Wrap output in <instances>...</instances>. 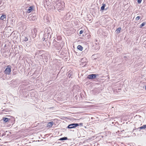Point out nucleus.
<instances>
[{
  "instance_id": "nucleus-1",
  "label": "nucleus",
  "mask_w": 146,
  "mask_h": 146,
  "mask_svg": "<svg viewBox=\"0 0 146 146\" xmlns=\"http://www.w3.org/2000/svg\"><path fill=\"white\" fill-rule=\"evenodd\" d=\"M65 7V3L61 0H57L56 3V5L54 6L55 9H56L59 12L64 10Z\"/></svg>"
},
{
  "instance_id": "nucleus-2",
  "label": "nucleus",
  "mask_w": 146,
  "mask_h": 146,
  "mask_svg": "<svg viewBox=\"0 0 146 146\" xmlns=\"http://www.w3.org/2000/svg\"><path fill=\"white\" fill-rule=\"evenodd\" d=\"M11 71V66L8 65L4 71L5 74H6L9 75Z\"/></svg>"
},
{
  "instance_id": "nucleus-3",
  "label": "nucleus",
  "mask_w": 146,
  "mask_h": 146,
  "mask_svg": "<svg viewBox=\"0 0 146 146\" xmlns=\"http://www.w3.org/2000/svg\"><path fill=\"white\" fill-rule=\"evenodd\" d=\"M78 125H79L78 123H73L69 125L68 127L70 129L75 128Z\"/></svg>"
},
{
  "instance_id": "nucleus-4",
  "label": "nucleus",
  "mask_w": 146,
  "mask_h": 146,
  "mask_svg": "<svg viewBox=\"0 0 146 146\" xmlns=\"http://www.w3.org/2000/svg\"><path fill=\"white\" fill-rule=\"evenodd\" d=\"M44 5L47 7H48L51 5V1L49 0H44Z\"/></svg>"
},
{
  "instance_id": "nucleus-5",
  "label": "nucleus",
  "mask_w": 146,
  "mask_h": 146,
  "mask_svg": "<svg viewBox=\"0 0 146 146\" xmlns=\"http://www.w3.org/2000/svg\"><path fill=\"white\" fill-rule=\"evenodd\" d=\"M96 74H92L88 75L87 77V78L88 79H91L95 78H96Z\"/></svg>"
},
{
  "instance_id": "nucleus-6",
  "label": "nucleus",
  "mask_w": 146,
  "mask_h": 146,
  "mask_svg": "<svg viewBox=\"0 0 146 146\" xmlns=\"http://www.w3.org/2000/svg\"><path fill=\"white\" fill-rule=\"evenodd\" d=\"M54 123V122L53 121L50 122H49L47 124V127H52V125Z\"/></svg>"
},
{
  "instance_id": "nucleus-7",
  "label": "nucleus",
  "mask_w": 146,
  "mask_h": 146,
  "mask_svg": "<svg viewBox=\"0 0 146 146\" xmlns=\"http://www.w3.org/2000/svg\"><path fill=\"white\" fill-rule=\"evenodd\" d=\"M33 9V6H31L28 9L27 11V12L28 13H29L31 12L32 10Z\"/></svg>"
},
{
  "instance_id": "nucleus-8",
  "label": "nucleus",
  "mask_w": 146,
  "mask_h": 146,
  "mask_svg": "<svg viewBox=\"0 0 146 146\" xmlns=\"http://www.w3.org/2000/svg\"><path fill=\"white\" fill-rule=\"evenodd\" d=\"M3 120L5 122H6L10 120V119L6 117H3Z\"/></svg>"
},
{
  "instance_id": "nucleus-9",
  "label": "nucleus",
  "mask_w": 146,
  "mask_h": 146,
  "mask_svg": "<svg viewBox=\"0 0 146 146\" xmlns=\"http://www.w3.org/2000/svg\"><path fill=\"white\" fill-rule=\"evenodd\" d=\"M77 49L80 51H82L83 49V47L81 45H79L77 46Z\"/></svg>"
},
{
  "instance_id": "nucleus-10",
  "label": "nucleus",
  "mask_w": 146,
  "mask_h": 146,
  "mask_svg": "<svg viewBox=\"0 0 146 146\" xmlns=\"http://www.w3.org/2000/svg\"><path fill=\"white\" fill-rule=\"evenodd\" d=\"M6 17V16L5 15H3L1 16L0 19L1 20H3Z\"/></svg>"
},
{
  "instance_id": "nucleus-11",
  "label": "nucleus",
  "mask_w": 146,
  "mask_h": 146,
  "mask_svg": "<svg viewBox=\"0 0 146 146\" xmlns=\"http://www.w3.org/2000/svg\"><path fill=\"white\" fill-rule=\"evenodd\" d=\"M121 29V27H119L116 29V32L117 33H119L120 32Z\"/></svg>"
},
{
  "instance_id": "nucleus-12",
  "label": "nucleus",
  "mask_w": 146,
  "mask_h": 146,
  "mask_svg": "<svg viewBox=\"0 0 146 146\" xmlns=\"http://www.w3.org/2000/svg\"><path fill=\"white\" fill-rule=\"evenodd\" d=\"M106 6V4H102V6L101 7V10H104L105 7Z\"/></svg>"
},
{
  "instance_id": "nucleus-13",
  "label": "nucleus",
  "mask_w": 146,
  "mask_h": 146,
  "mask_svg": "<svg viewBox=\"0 0 146 146\" xmlns=\"http://www.w3.org/2000/svg\"><path fill=\"white\" fill-rule=\"evenodd\" d=\"M146 128V125H143V126L140 127H139V128L141 129H145Z\"/></svg>"
},
{
  "instance_id": "nucleus-14",
  "label": "nucleus",
  "mask_w": 146,
  "mask_h": 146,
  "mask_svg": "<svg viewBox=\"0 0 146 146\" xmlns=\"http://www.w3.org/2000/svg\"><path fill=\"white\" fill-rule=\"evenodd\" d=\"M68 139V138L67 137H62L60 139H59L60 140H66Z\"/></svg>"
},
{
  "instance_id": "nucleus-15",
  "label": "nucleus",
  "mask_w": 146,
  "mask_h": 146,
  "mask_svg": "<svg viewBox=\"0 0 146 146\" xmlns=\"http://www.w3.org/2000/svg\"><path fill=\"white\" fill-rule=\"evenodd\" d=\"M145 24H146L145 23V22L143 23L140 25V28H142L143 26H144Z\"/></svg>"
},
{
  "instance_id": "nucleus-16",
  "label": "nucleus",
  "mask_w": 146,
  "mask_h": 146,
  "mask_svg": "<svg viewBox=\"0 0 146 146\" xmlns=\"http://www.w3.org/2000/svg\"><path fill=\"white\" fill-rule=\"evenodd\" d=\"M140 18V17L139 16H137L135 19L136 21H138Z\"/></svg>"
},
{
  "instance_id": "nucleus-17",
  "label": "nucleus",
  "mask_w": 146,
  "mask_h": 146,
  "mask_svg": "<svg viewBox=\"0 0 146 146\" xmlns=\"http://www.w3.org/2000/svg\"><path fill=\"white\" fill-rule=\"evenodd\" d=\"M34 32L35 33H36L37 32V30L35 28L33 29Z\"/></svg>"
},
{
  "instance_id": "nucleus-18",
  "label": "nucleus",
  "mask_w": 146,
  "mask_h": 146,
  "mask_svg": "<svg viewBox=\"0 0 146 146\" xmlns=\"http://www.w3.org/2000/svg\"><path fill=\"white\" fill-rule=\"evenodd\" d=\"M142 1V0H137V2L139 3H140Z\"/></svg>"
},
{
  "instance_id": "nucleus-19",
  "label": "nucleus",
  "mask_w": 146,
  "mask_h": 146,
  "mask_svg": "<svg viewBox=\"0 0 146 146\" xmlns=\"http://www.w3.org/2000/svg\"><path fill=\"white\" fill-rule=\"evenodd\" d=\"M83 31L82 30L80 31L79 33L81 35L83 33Z\"/></svg>"
},
{
  "instance_id": "nucleus-20",
  "label": "nucleus",
  "mask_w": 146,
  "mask_h": 146,
  "mask_svg": "<svg viewBox=\"0 0 146 146\" xmlns=\"http://www.w3.org/2000/svg\"><path fill=\"white\" fill-rule=\"evenodd\" d=\"M28 40V38L27 37L25 38V41H27Z\"/></svg>"
},
{
  "instance_id": "nucleus-21",
  "label": "nucleus",
  "mask_w": 146,
  "mask_h": 146,
  "mask_svg": "<svg viewBox=\"0 0 146 146\" xmlns=\"http://www.w3.org/2000/svg\"><path fill=\"white\" fill-rule=\"evenodd\" d=\"M145 90H146V86H145Z\"/></svg>"
}]
</instances>
